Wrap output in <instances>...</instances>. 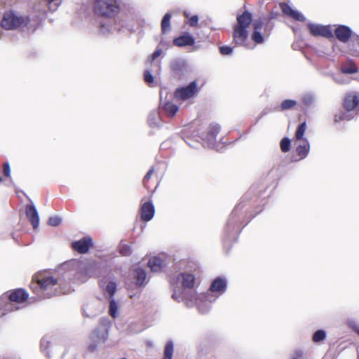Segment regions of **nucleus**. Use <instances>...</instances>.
<instances>
[{
    "instance_id": "nucleus-1",
    "label": "nucleus",
    "mask_w": 359,
    "mask_h": 359,
    "mask_svg": "<svg viewBox=\"0 0 359 359\" xmlns=\"http://www.w3.org/2000/svg\"><path fill=\"white\" fill-rule=\"evenodd\" d=\"M119 0H96L94 5V12L96 18L94 24L100 34L106 35L114 31L123 32L127 29L130 32L135 31L133 25L128 22L114 23L115 16L120 12Z\"/></svg>"
},
{
    "instance_id": "nucleus-2",
    "label": "nucleus",
    "mask_w": 359,
    "mask_h": 359,
    "mask_svg": "<svg viewBox=\"0 0 359 359\" xmlns=\"http://www.w3.org/2000/svg\"><path fill=\"white\" fill-rule=\"evenodd\" d=\"M64 271L65 282L76 284L83 283L89 278L100 277L102 273L103 266L95 261H80L73 259L64 263L59 269Z\"/></svg>"
},
{
    "instance_id": "nucleus-3",
    "label": "nucleus",
    "mask_w": 359,
    "mask_h": 359,
    "mask_svg": "<svg viewBox=\"0 0 359 359\" xmlns=\"http://www.w3.org/2000/svg\"><path fill=\"white\" fill-rule=\"evenodd\" d=\"M62 280L65 281L63 277L57 278L42 272L33 277L30 287L39 297L50 298L65 292L62 287Z\"/></svg>"
},
{
    "instance_id": "nucleus-4",
    "label": "nucleus",
    "mask_w": 359,
    "mask_h": 359,
    "mask_svg": "<svg viewBox=\"0 0 359 359\" xmlns=\"http://www.w3.org/2000/svg\"><path fill=\"white\" fill-rule=\"evenodd\" d=\"M252 22V15L245 11L237 16V23L233 27V42L237 46H244L248 38V28Z\"/></svg>"
},
{
    "instance_id": "nucleus-5",
    "label": "nucleus",
    "mask_w": 359,
    "mask_h": 359,
    "mask_svg": "<svg viewBox=\"0 0 359 359\" xmlns=\"http://www.w3.org/2000/svg\"><path fill=\"white\" fill-rule=\"evenodd\" d=\"M30 18L22 15L18 12L9 10L4 13L0 19V25L5 30H15L28 27Z\"/></svg>"
},
{
    "instance_id": "nucleus-6",
    "label": "nucleus",
    "mask_w": 359,
    "mask_h": 359,
    "mask_svg": "<svg viewBox=\"0 0 359 359\" xmlns=\"http://www.w3.org/2000/svg\"><path fill=\"white\" fill-rule=\"evenodd\" d=\"M243 208L241 204H238L229 215L224 228V240L226 242H230L231 240H233L235 236L241 231L239 229V213Z\"/></svg>"
},
{
    "instance_id": "nucleus-7",
    "label": "nucleus",
    "mask_w": 359,
    "mask_h": 359,
    "mask_svg": "<svg viewBox=\"0 0 359 359\" xmlns=\"http://www.w3.org/2000/svg\"><path fill=\"white\" fill-rule=\"evenodd\" d=\"M359 106V94L349 93L344 98V107L346 111L341 112L339 115H335V121L351 120L353 118L351 111L355 109L358 111Z\"/></svg>"
},
{
    "instance_id": "nucleus-8",
    "label": "nucleus",
    "mask_w": 359,
    "mask_h": 359,
    "mask_svg": "<svg viewBox=\"0 0 359 359\" xmlns=\"http://www.w3.org/2000/svg\"><path fill=\"white\" fill-rule=\"evenodd\" d=\"M28 293L23 289H16L12 291L8 296H2L0 298V305L4 303L6 300L8 302L6 304L4 311H11L17 308H14L13 303H23L28 298Z\"/></svg>"
},
{
    "instance_id": "nucleus-9",
    "label": "nucleus",
    "mask_w": 359,
    "mask_h": 359,
    "mask_svg": "<svg viewBox=\"0 0 359 359\" xmlns=\"http://www.w3.org/2000/svg\"><path fill=\"white\" fill-rule=\"evenodd\" d=\"M217 298V296H214L209 293H203L193 294L190 301L196 304L201 313L205 314L210 310L211 303L215 302Z\"/></svg>"
},
{
    "instance_id": "nucleus-10",
    "label": "nucleus",
    "mask_w": 359,
    "mask_h": 359,
    "mask_svg": "<svg viewBox=\"0 0 359 359\" xmlns=\"http://www.w3.org/2000/svg\"><path fill=\"white\" fill-rule=\"evenodd\" d=\"M108 330L104 325L95 329L90 336L93 342L89 345L88 349L92 352L95 351L97 349V344L104 343L108 338Z\"/></svg>"
},
{
    "instance_id": "nucleus-11",
    "label": "nucleus",
    "mask_w": 359,
    "mask_h": 359,
    "mask_svg": "<svg viewBox=\"0 0 359 359\" xmlns=\"http://www.w3.org/2000/svg\"><path fill=\"white\" fill-rule=\"evenodd\" d=\"M197 93V82L191 81L189 85L177 88L175 91V97L178 100H187Z\"/></svg>"
},
{
    "instance_id": "nucleus-12",
    "label": "nucleus",
    "mask_w": 359,
    "mask_h": 359,
    "mask_svg": "<svg viewBox=\"0 0 359 359\" xmlns=\"http://www.w3.org/2000/svg\"><path fill=\"white\" fill-rule=\"evenodd\" d=\"M220 126L217 123H212L209 126L208 132L206 135H202L201 138L205 145L208 148H214L217 140V136L220 131Z\"/></svg>"
},
{
    "instance_id": "nucleus-13",
    "label": "nucleus",
    "mask_w": 359,
    "mask_h": 359,
    "mask_svg": "<svg viewBox=\"0 0 359 359\" xmlns=\"http://www.w3.org/2000/svg\"><path fill=\"white\" fill-rule=\"evenodd\" d=\"M307 27L310 33L314 36H320L327 39L333 36L332 29L329 25H322L309 22Z\"/></svg>"
},
{
    "instance_id": "nucleus-14",
    "label": "nucleus",
    "mask_w": 359,
    "mask_h": 359,
    "mask_svg": "<svg viewBox=\"0 0 359 359\" xmlns=\"http://www.w3.org/2000/svg\"><path fill=\"white\" fill-rule=\"evenodd\" d=\"M226 280L223 277H217L211 283L209 290L206 293L217 296L222 294L226 290Z\"/></svg>"
},
{
    "instance_id": "nucleus-15",
    "label": "nucleus",
    "mask_w": 359,
    "mask_h": 359,
    "mask_svg": "<svg viewBox=\"0 0 359 359\" xmlns=\"http://www.w3.org/2000/svg\"><path fill=\"white\" fill-rule=\"evenodd\" d=\"M351 29L346 25H338L334 29L336 38L342 43H346L352 36Z\"/></svg>"
},
{
    "instance_id": "nucleus-16",
    "label": "nucleus",
    "mask_w": 359,
    "mask_h": 359,
    "mask_svg": "<svg viewBox=\"0 0 359 359\" xmlns=\"http://www.w3.org/2000/svg\"><path fill=\"white\" fill-rule=\"evenodd\" d=\"M93 245V240L90 236L83 237V238L72 243V246L79 253H86L90 247Z\"/></svg>"
},
{
    "instance_id": "nucleus-17",
    "label": "nucleus",
    "mask_w": 359,
    "mask_h": 359,
    "mask_svg": "<svg viewBox=\"0 0 359 359\" xmlns=\"http://www.w3.org/2000/svg\"><path fill=\"white\" fill-rule=\"evenodd\" d=\"M155 214V208L151 201L144 203L140 208L142 220L149 222L152 219Z\"/></svg>"
},
{
    "instance_id": "nucleus-18",
    "label": "nucleus",
    "mask_w": 359,
    "mask_h": 359,
    "mask_svg": "<svg viewBox=\"0 0 359 359\" xmlns=\"http://www.w3.org/2000/svg\"><path fill=\"white\" fill-rule=\"evenodd\" d=\"M25 212L33 228L34 229H36L39 224V217L35 205L33 203L27 205L25 207Z\"/></svg>"
},
{
    "instance_id": "nucleus-19",
    "label": "nucleus",
    "mask_w": 359,
    "mask_h": 359,
    "mask_svg": "<svg viewBox=\"0 0 359 359\" xmlns=\"http://www.w3.org/2000/svg\"><path fill=\"white\" fill-rule=\"evenodd\" d=\"M177 278L181 282L184 288H192L194 285L195 276L192 273L182 272L177 275Z\"/></svg>"
},
{
    "instance_id": "nucleus-20",
    "label": "nucleus",
    "mask_w": 359,
    "mask_h": 359,
    "mask_svg": "<svg viewBox=\"0 0 359 359\" xmlns=\"http://www.w3.org/2000/svg\"><path fill=\"white\" fill-rule=\"evenodd\" d=\"M195 43L194 37L191 34L181 35L173 40V44L178 47L192 46Z\"/></svg>"
},
{
    "instance_id": "nucleus-21",
    "label": "nucleus",
    "mask_w": 359,
    "mask_h": 359,
    "mask_svg": "<svg viewBox=\"0 0 359 359\" xmlns=\"http://www.w3.org/2000/svg\"><path fill=\"white\" fill-rule=\"evenodd\" d=\"M147 123L151 128L158 129L161 128L162 121L158 110H153L149 114Z\"/></svg>"
},
{
    "instance_id": "nucleus-22",
    "label": "nucleus",
    "mask_w": 359,
    "mask_h": 359,
    "mask_svg": "<svg viewBox=\"0 0 359 359\" xmlns=\"http://www.w3.org/2000/svg\"><path fill=\"white\" fill-rule=\"evenodd\" d=\"M100 285L102 287L104 293L109 295V298H111L116 291L117 285L114 280H109L107 282L104 280H101L100 281Z\"/></svg>"
},
{
    "instance_id": "nucleus-23",
    "label": "nucleus",
    "mask_w": 359,
    "mask_h": 359,
    "mask_svg": "<svg viewBox=\"0 0 359 359\" xmlns=\"http://www.w3.org/2000/svg\"><path fill=\"white\" fill-rule=\"evenodd\" d=\"M302 143L299 144L296 149L297 154L300 156V159L305 158L310 151V144L306 138L303 139Z\"/></svg>"
},
{
    "instance_id": "nucleus-24",
    "label": "nucleus",
    "mask_w": 359,
    "mask_h": 359,
    "mask_svg": "<svg viewBox=\"0 0 359 359\" xmlns=\"http://www.w3.org/2000/svg\"><path fill=\"white\" fill-rule=\"evenodd\" d=\"M163 265L162 259L158 257H154L149 259L148 266L151 271L158 272L161 271Z\"/></svg>"
},
{
    "instance_id": "nucleus-25",
    "label": "nucleus",
    "mask_w": 359,
    "mask_h": 359,
    "mask_svg": "<svg viewBox=\"0 0 359 359\" xmlns=\"http://www.w3.org/2000/svg\"><path fill=\"white\" fill-rule=\"evenodd\" d=\"M161 108L169 116H173L177 112L179 107L175 104L170 102H166L164 104L161 102Z\"/></svg>"
},
{
    "instance_id": "nucleus-26",
    "label": "nucleus",
    "mask_w": 359,
    "mask_h": 359,
    "mask_svg": "<svg viewBox=\"0 0 359 359\" xmlns=\"http://www.w3.org/2000/svg\"><path fill=\"white\" fill-rule=\"evenodd\" d=\"M147 277V273L145 270L142 268H137L134 271V279L135 280V284L137 286H142Z\"/></svg>"
},
{
    "instance_id": "nucleus-27",
    "label": "nucleus",
    "mask_w": 359,
    "mask_h": 359,
    "mask_svg": "<svg viewBox=\"0 0 359 359\" xmlns=\"http://www.w3.org/2000/svg\"><path fill=\"white\" fill-rule=\"evenodd\" d=\"M170 18L171 14L167 13L163 16L161 21V30L163 34H165L170 30Z\"/></svg>"
},
{
    "instance_id": "nucleus-28",
    "label": "nucleus",
    "mask_w": 359,
    "mask_h": 359,
    "mask_svg": "<svg viewBox=\"0 0 359 359\" xmlns=\"http://www.w3.org/2000/svg\"><path fill=\"white\" fill-rule=\"evenodd\" d=\"M340 71L341 74H351L358 72V69L355 64L351 62L348 65H343Z\"/></svg>"
},
{
    "instance_id": "nucleus-29",
    "label": "nucleus",
    "mask_w": 359,
    "mask_h": 359,
    "mask_svg": "<svg viewBox=\"0 0 359 359\" xmlns=\"http://www.w3.org/2000/svg\"><path fill=\"white\" fill-rule=\"evenodd\" d=\"M174 351V344L172 341H169L166 343L164 348L163 359H172Z\"/></svg>"
},
{
    "instance_id": "nucleus-30",
    "label": "nucleus",
    "mask_w": 359,
    "mask_h": 359,
    "mask_svg": "<svg viewBox=\"0 0 359 359\" xmlns=\"http://www.w3.org/2000/svg\"><path fill=\"white\" fill-rule=\"evenodd\" d=\"M306 128V123L305 121L302 122L297 126V128L295 132V137L297 141H300L304 139L303 137L305 133Z\"/></svg>"
},
{
    "instance_id": "nucleus-31",
    "label": "nucleus",
    "mask_w": 359,
    "mask_h": 359,
    "mask_svg": "<svg viewBox=\"0 0 359 359\" xmlns=\"http://www.w3.org/2000/svg\"><path fill=\"white\" fill-rule=\"evenodd\" d=\"M252 40L257 44H261L264 41V36L261 33V31L254 30L251 35Z\"/></svg>"
},
{
    "instance_id": "nucleus-32",
    "label": "nucleus",
    "mask_w": 359,
    "mask_h": 359,
    "mask_svg": "<svg viewBox=\"0 0 359 359\" xmlns=\"http://www.w3.org/2000/svg\"><path fill=\"white\" fill-rule=\"evenodd\" d=\"M51 12L55 11L62 3V0H43Z\"/></svg>"
},
{
    "instance_id": "nucleus-33",
    "label": "nucleus",
    "mask_w": 359,
    "mask_h": 359,
    "mask_svg": "<svg viewBox=\"0 0 359 359\" xmlns=\"http://www.w3.org/2000/svg\"><path fill=\"white\" fill-rule=\"evenodd\" d=\"M185 62L181 60H175L171 63V68L175 72H179L184 69Z\"/></svg>"
},
{
    "instance_id": "nucleus-34",
    "label": "nucleus",
    "mask_w": 359,
    "mask_h": 359,
    "mask_svg": "<svg viewBox=\"0 0 359 359\" xmlns=\"http://www.w3.org/2000/svg\"><path fill=\"white\" fill-rule=\"evenodd\" d=\"M326 337V332L323 330H318L313 334V341L316 343L323 341Z\"/></svg>"
},
{
    "instance_id": "nucleus-35",
    "label": "nucleus",
    "mask_w": 359,
    "mask_h": 359,
    "mask_svg": "<svg viewBox=\"0 0 359 359\" xmlns=\"http://www.w3.org/2000/svg\"><path fill=\"white\" fill-rule=\"evenodd\" d=\"M297 105V102L294 100H285L280 104L281 110L291 109Z\"/></svg>"
},
{
    "instance_id": "nucleus-36",
    "label": "nucleus",
    "mask_w": 359,
    "mask_h": 359,
    "mask_svg": "<svg viewBox=\"0 0 359 359\" xmlns=\"http://www.w3.org/2000/svg\"><path fill=\"white\" fill-rule=\"evenodd\" d=\"M118 311L117 302L114 299H111L109 301V313L112 318H116Z\"/></svg>"
},
{
    "instance_id": "nucleus-37",
    "label": "nucleus",
    "mask_w": 359,
    "mask_h": 359,
    "mask_svg": "<svg viewBox=\"0 0 359 359\" xmlns=\"http://www.w3.org/2000/svg\"><path fill=\"white\" fill-rule=\"evenodd\" d=\"M302 101L306 106H311L315 101V97L311 93H306L302 95Z\"/></svg>"
},
{
    "instance_id": "nucleus-38",
    "label": "nucleus",
    "mask_w": 359,
    "mask_h": 359,
    "mask_svg": "<svg viewBox=\"0 0 359 359\" xmlns=\"http://www.w3.org/2000/svg\"><path fill=\"white\" fill-rule=\"evenodd\" d=\"M132 248L130 245L125 243H121L119 245V252L123 256H129L132 254Z\"/></svg>"
},
{
    "instance_id": "nucleus-39",
    "label": "nucleus",
    "mask_w": 359,
    "mask_h": 359,
    "mask_svg": "<svg viewBox=\"0 0 359 359\" xmlns=\"http://www.w3.org/2000/svg\"><path fill=\"white\" fill-rule=\"evenodd\" d=\"M291 142L288 137H284L281 140L280 147L281 151L284 153L287 152L290 149Z\"/></svg>"
},
{
    "instance_id": "nucleus-40",
    "label": "nucleus",
    "mask_w": 359,
    "mask_h": 359,
    "mask_svg": "<svg viewBox=\"0 0 359 359\" xmlns=\"http://www.w3.org/2000/svg\"><path fill=\"white\" fill-rule=\"evenodd\" d=\"M51 344V337L45 336L41 340V348L43 351H48Z\"/></svg>"
},
{
    "instance_id": "nucleus-41",
    "label": "nucleus",
    "mask_w": 359,
    "mask_h": 359,
    "mask_svg": "<svg viewBox=\"0 0 359 359\" xmlns=\"http://www.w3.org/2000/svg\"><path fill=\"white\" fill-rule=\"evenodd\" d=\"M62 222V219L59 216H52L50 217L48 221V225L51 226H57L60 224Z\"/></svg>"
},
{
    "instance_id": "nucleus-42",
    "label": "nucleus",
    "mask_w": 359,
    "mask_h": 359,
    "mask_svg": "<svg viewBox=\"0 0 359 359\" xmlns=\"http://www.w3.org/2000/svg\"><path fill=\"white\" fill-rule=\"evenodd\" d=\"M281 8H282V11L284 14L291 17L293 12H294V9L290 6L288 4H283L282 6H281Z\"/></svg>"
},
{
    "instance_id": "nucleus-43",
    "label": "nucleus",
    "mask_w": 359,
    "mask_h": 359,
    "mask_svg": "<svg viewBox=\"0 0 359 359\" xmlns=\"http://www.w3.org/2000/svg\"><path fill=\"white\" fill-rule=\"evenodd\" d=\"M291 18L299 22H304L306 20V18L304 16V15L296 10L294 11Z\"/></svg>"
},
{
    "instance_id": "nucleus-44",
    "label": "nucleus",
    "mask_w": 359,
    "mask_h": 359,
    "mask_svg": "<svg viewBox=\"0 0 359 359\" xmlns=\"http://www.w3.org/2000/svg\"><path fill=\"white\" fill-rule=\"evenodd\" d=\"M144 81L148 84L150 85L154 83V76L152 74L149 70H146L144 73Z\"/></svg>"
},
{
    "instance_id": "nucleus-45",
    "label": "nucleus",
    "mask_w": 359,
    "mask_h": 359,
    "mask_svg": "<svg viewBox=\"0 0 359 359\" xmlns=\"http://www.w3.org/2000/svg\"><path fill=\"white\" fill-rule=\"evenodd\" d=\"M219 52L223 55H230L233 52V48L229 46H222L219 47Z\"/></svg>"
},
{
    "instance_id": "nucleus-46",
    "label": "nucleus",
    "mask_w": 359,
    "mask_h": 359,
    "mask_svg": "<svg viewBox=\"0 0 359 359\" xmlns=\"http://www.w3.org/2000/svg\"><path fill=\"white\" fill-rule=\"evenodd\" d=\"M263 24L264 22L262 19L255 20L252 23L254 30L261 31L263 27Z\"/></svg>"
},
{
    "instance_id": "nucleus-47",
    "label": "nucleus",
    "mask_w": 359,
    "mask_h": 359,
    "mask_svg": "<svg viewBox=\"0 0 359 359\" xmlns=\"http://www.w3.org/2000/svg\"><path fill=\"white\" fill-rule=\"evenodd\" d=\"M137 11L134 9V8H131L129 11H128V13L127 14V20H137Z\"/></svg>"
},
{
    "instance_id": "nucleus-48",
    "label": "nucleus",
    "mask_w": 359,
    "mask_h": 359,
    "mask_svg": "<svg viewBox=\"0 0 359 359\" xmlns=\"http://www.w3.org/2000/svg\"><path fill=\"white\" fill-rule=\"evenodd\" d=\"M154 167H151L150 169L147 172V174L145 175V176L144 177L143 180H142L144 186H146L147 182L151 178V177L154 172Z\"/></svg>"
},
{
    "instance_id": "nucleus-49",
    "label": "nucleus",
    "mask_w": 359,
    "mask_h": 359,
    "mask_svg": "<svg viewBox=\"0 0 359 359\" xmlns=\"http://www.w3.org/2000/svg\"><path fill=\"white\" fill-rule=\"evenodd\" d=\"M3 173L5 177L11 176V168L8 162L4 163L3 165Z\"/></svg>"
},
{
    "instance_id": "nucleus-50",
    "label": "nucleus",
    "mask_w": 359,
    "mask_h": 359,
    "mask_svg": "<svg viewBox=\"0 0 359 359\" xmlns=\"http://www.w3.org/2000/svg\"><path fill=\"white\" fill-rule=\"evenodd\" d=\"M198 22V17L196 15H192L189 18V26L191 27H196Z\"/></svg>"
},
{
    "instance_id": "nucleus-51",
    "label": "nucleus",
    "mask_w": 359,
    "mask_h": 359,
    "mask_svg": "<svg viewBox=\"0 0 359 359\" xmlns=\"http://www.w3.org/2000/svg\"><path fill=\"white\" fill-rule=\"evenodd\" d=\"M162 53V50L161 48L156 49L151 55V58L152 60L157 58L158 56L161 55Z\"/></svg>"
},
{
    "instance_id": "nucleus-52",
    "label": "nucleus",
    "mask_w": 359,
    "mask_h": 359,
    "mask_svg": "<svg viewBox=\"0 0 359 359\" xmlns=\"http://www.w3.org/2000/svg\"><path fill=\"white\" fill-rule=\"evenodd\" d=\"M348 325L357 333V328H359V326L354 320H349Z\"/></svg>"
},
{
    "instance_id": "nucleus-53",
    "label": "nucleus",
    "mask_w": 359,
    "mask_h": 359,
    "mask_svg": "<svg viewBox=\"0 0 359 359\" xmlns=\"http://www.w3.org/2000/svg\"><path fill=\"white\" fill-rule=\"evenodd\" d=\"M353 42H355L357 46L359 47V36L356 34L352 33V36L351 37Z\"/></svg>"
},
{
    "instance_id": "nucleus-54",
    "label": "nucleus",
    "mask_w": 359,
    "mask_h": 359,
    "mask_svg": "<svg viewBox=\"0 0 359 359\" xmlns=\"http://www.w3.org/2000/svg\"><path fill=\"white\" fill-rule=\"evenodd\" d=\"M34 9H35L36 11H39V15H44V14H45V13H46V11H45L44 10H41V9L39 8V5H36V6H34Z\"/></svg>"
},
{
    "instance_id": "nucleus-55",
    "label": "nucleus",
    "mask_w": 359,
    "mask_h": 359,
    "mask_svg": "<svg viewBox=\"0 0 359 359\" xmlns=\"http://www.w3.org/2000/svg\"><path fill=\"white\" fill-rule=\"evenodd\" d=\"M172 298L180 302V299H181V297H180V295L177 294L176 291H175L173 294H172Z\"/></svg>"
},
{
    "instance_id": "nucleus-56",
    "label": "nucleus",
    "mask_w": 359,
    "mask_h": 359,
    "mask_svg": "<svg viewBox=\"0 0 359 359\" xmlns=\"http://www.w3.org/2000/svg\"><path fill=\"white\" fill-rule=\"evenodd\" d=\"M334 81L337 82V83H342L343 82L339 80L337 77H335L334 78Z\"/></svg>"
},
{
    "instance_id": "nucleus-57",
    "label": "nucleus",
    "mask_w": 359,
    "mask_h": 359,
    "mask_svg": "<svg viewBox=\"0 0 359 359\" xmlns=\"http://www.w3.org/2000/svg\"><path fill=\"white\" fill-rule=\"evenodd\" d=\"M357 334L359 335V328H357Z\"/></svg>"
},
{
    "instance_id": "nucleus-58",
    "label": "nucleus",
    "mask_w": 359,
    "mask_h": 359,
    "mask_svg": "<svg viewBox=\"0 0 359 359\" xmlns=\"http://www.w3.org/2000/svg\"><path fill=\"white\" fill-rule=\"evenodd\" d=\"M2 182V177L0 176V183Z\"/></svg>"
},
{
    "instance_id": "nucleus-59",
    "label": "nucleus",
    "mask_w": 359,
    "mask_h": 359,
    "mask_svg": "<svg viewBox=\"0 0 359 359\" xmlns=\"http://www.w3.org/2000/svg\"><path fill=\"white\" fill-rule=\"evenodd\" d=\"M85 315H86V316H87V317H90V315H88V314H85Z\"/></svg>"
},
{
    "instance_id": "nucleus-60",
    "label": "nucleus",
    "mask_w": 359,
    "mask_h": 359,
    "mask_svg": "<svg viewBox=\"0 0 359 359\" xmlns=\"http://www.w3.org/2000/svg\"><path fill=\"white\" fill-rule=\"evenodd\" d=\"M260 118V116L257 118V119L256 120V122H258V120Z\"/></svg>"
},
{
    "instance_id": "nucleus-61",
    "label": "nucleus",
    "mask_w": 359,
    "mask_h": 359,
    "mask_svg": "<svg viewBox=\"0 0 359 359\" xmlns=\"http://www.w3.org/2000/svg\"><path fill=\"white\" fill-rule=\"evenodd\" d=\"M292 359H298L297 357H294Z\"/></svg>"
}]
</instances>
